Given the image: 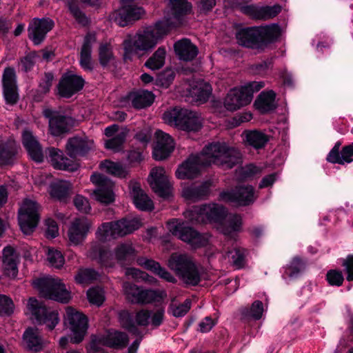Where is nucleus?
Instances as JSON below:
<instances>
[{
    "mask_svg": "<svg viewBox=\"0 0 353 353\" xmlns=\"http://www.w3.org/2000/svg\"><path fill=\"white\" fill-rule=\"evenodd\" d=\"M101 275L96 270L91 268L79 269L74 276L75 281L82 285H88L99 279Z\"/></svg>",
    "mask_w": 353,
    "mask_h": 353,
    "instance_id": "c03bdc74",
    "label": "nucleus"
},
{
    "mask_svg": "<svg viewBox=\"0 0 353 353\" xmlns=\"http://www.w3.org/2000/svg\"><path fill=\"white\" fill-rule=\"evenodd\" d=\"M74 204L79 211L83 213L89 212L91 208L88 199L81 195H77L75 196L74 199Z\"/></svg>",
    "mask_w": 353,
    "mask_h": 353,
    "instance_id": "0e129e2a",
    "label": "nucleus"
},
{
    "mask_svg": "<svg viewBox=\"0 0 353 353\" xmlns=\"http://www.w3.org/2000/svg\"><path fill=\"white\" fill-rule=\"evenodd\" d=\"M17 152L14 141H8L0 143V165H6L12 162Z\"/></svg>",
    "mask_w": 353,
    "mask_h": 353,
    "instance_id": "37998d69",
    "label": "nucleus"
},
{
    "mask_svg": "<svg viewBox=\"0 0 353 353\" xmlns=\"http://www.w3.org/2000/svg\"><path fill=\"white\" fill-rule=\"evenodd\" d=\"M236 39L239 45L247 48H259L261 47L255 27L239 30L236 34Z\"/></svg>",
    "mask_w": 353,
    "mask_h": 353,
    "instance_id": "473e14b6",
    "label": "nucleus"
},
{
    "mask_svg": "<svg viewBox=\"0 0 353 353\" xmlns=\"http://www.w3.org/2000/svg\"><path fill=\"white\" fill-rule=\"evenodd\" d=\"M84 80L79 76L71 72L65 74L58 85L60 96L69 98L83 88Z\"/></svg>",
    "mask_w": 353,
    "mask_h": 353,
    "instance_id": "aec40b11",
    "label": "nucleus"
},
{
    "mask_svg": "<svg viewBox=\"0 0 353 353\" xmlns=\"http://www.w3.org/2000/svg\"><path fill=\"white\" fill-rule=\"evenodd\" d=\"M265 85L262 81H252L241 88L231 89L225 97L224 105L230 111H234L249 104L253 98V94Z\"/></svg>",
    "mask_w": 353,
    "mask_h": 353,
    "instance_id": "423d86ee",
    "label": "nucleus"
},
{
    "mask_svg": "<svg viewBox=\"0 0 353 353\" xmlns=\"http://www.w3.org/2000/svg\"><path fill=\"white\" fill-rule=\"evenodd\" d=\"M92 145L93 141L86 137H74L68 140L66 149L70 157H75L87 153Z\"/></svg>",
    "mask_w": 353,
    "mask_h": 353,
    "instance_id": "cd10ccee",
    "label": "nucleus"
},
{
    "mask_svg": "<svg viewBox=\"0 0 353 353\" xmlns=\"http://www.w3.org/2000/svg\"><path fill=\"white\" fill-rule=\"evenodd\" d=\"M22 143L30 157L36 162L43 161V154L37 138L30 130H25L22 134Z\"/></svg>",
    "mask_w": 353,
    "mask_h": 353,
    "instance_id": "bb28decb",
    "label": "nucleus"
},
{
    "mask_svg": "<svg viewBox=\"0 0 353 353\" xmlns=\"http://www.w3.org/2000/svg\"><path fill=\"white\" fill-rule=\"evenodd\" d=\"M23 339L26 347L34 352L40 351L44 344V341L37 328L27 329L23 334Z\"/></svg>",
    "mask_w": 353,
    "mask_h": 353,
    "instance_id": "e433bc0d",
    "label": "nucleus"
},
{
    "mask_svg": "<svg viewBox=\"0 0 353 353\" xmlns=\"http://www.w3.org/2000/svg\"><path fill=\"white\" fill-rule=\"evenodd\" d=\"M165 48L162 47L159 48L152 56L148 59L145 65L151 70L161 68L165 63Z\"/></svg>",
    "mask_w": 353,
    "mask_h": 353,
    "instance_id": "09e8293b",
    "label": "nucleus"
},
{
    "mask_svg": "<svg viewBox=\"0 0 353 353\" xmlns=\"http://www.w3.org/2000/svg\"><path fill=\"white\" fill-rule=\"evenodd\" d=\"M155 137L157 142L152 152L153 157L156 160H163L173 151L174 140L168 134L159 130L156 131Z\"/></svg>",
    "mask_w": 353,
    "mask_h": 353,
    "instance_id": "412c9836",
    "label": "nucleus"
},
{
    "mask_svg": "<svg viewBox=\"0 0 353 353\" xmlns=\"http://www.w3.org/2000/svg\"><path fill=\"white\" fill-rule=\"evenodd\" d=\"M261 172V168L252 164L241 167L237 170V174L241 179H247L255 176Z\"/></svg>",
    "mask_w": 353,
    "mask_h": 353,
    "instance_id": "bf43d9fd",
    "label": "nucleus"
},
{
    "mask_svg": "<svg viewBox=\"0 0 353 353\" xmlns=\"http://www.w3.org/2000/svg\"><path fill=\"white\" fill-rule=\"evenodd\" d=\"M303 264L299 258H294L290 264L285 268L284 275L290 278H295L303 270Z\"/></svg>",
    "mask_w": 353,
    "mask_h": 353,
    "instance_id": "13d9d810",
    "label": "nucleus"
},
{
    "mask_svg": "<svg viewBox=\"0 0 353 353\" xmlns=\"http://www.w3.org/2000/svg\"><path fill=\"white\" fill-rule=\"evenodd\" d=\"M129 99L134 108L142 109L152 105L154 100V96L151 92L141 90L131 93Z\"/></svg>",
    "mask_w": 353,
    "mask_h": 353,
    "instance_id": "a19ab883",
    "label": "nucleus"
},
{
    "mask_svg": "<svg viewBox=\"0 0 353 353\" xmlns=\"http://www.w3.org/2000/svg\"><path fill=\"white\" fill-rule=\"evenodd\" d=\"M128 343V337L126 334L121 332H110L103 337L94 336L89 345L90 353H97L100 352L103 345L114 347L123 348Z\"/></svg>",
    "mask_w": 353,
    "mask_h": 353,
    "instance_id": "dca6fc26",
    "label": "nucleus"
},
{
    "mask_svg": "<svg viewBox=\"0 0 353 353\" xmlns=\"http://www.w3.org/2000/svg\"><path fill=\"white\" fill-rule=\"evenodd\" d=\"M165 123L186 132H197L202 128L199 113L185 108L175 107L163 114Z\"/></svg>",
    "mask_w": 353,
    "mask_h": 353,
    "instance_id": "20e7f679",
    "label": "nucleus"
},
{
    "mask_svg": "<svg viewBox=\"0 0 353 353\" xmlns=\"http://www.w3.org/2000/svg\"><path fill=\"white\" fill-rule=\"evenodd\" d=\"M96 40V36L92 33H88L85 37L80 53V65L85 70L92 71L94 68L91 52L92 46Z\"/></svg>",
    "mask_w": 353,
    "mask_h": 353,
    "instance_id": "c85d7f7f",
    "label": "nucleus"
},
{
    "mask_svg": "<svg viewBox=\"0 0 353 353\" xmlns=\"http://www.w3.org/2000/svg\"><path fill=\"white\" fill-rule=\"evenodd\" d=\"M130 194L135 206L143 211H150L154 209L152 201L142 190L141 185L136 181H131L129 185Z\"/></svg>",
    "mask_w": 353,
    "mask_h": 353,
    "instance_id": "393cba45",
    "label": "nucleus"
},
{
    "mask_svg": "<svg viewBox=\"0 0 353 353\" xmlns=\"http://www.w3.org/2000/svg\"><path fill=\"white\" fill-rule=\"evenodd\" d=\"M39 205L32 200L23 201L19 210V223L24 234H30L39 220Z\"/></svg>",
    "mask_w": 353,
    "mask_h": 353,
    "instance_id": "ddd939ff",
    "label": "nucleus"
},
{
    "mask_svg": "<svg viewBox=\"0 0 353 353\" xmlns=\"http://www.w3.org/2000/svg\"><path fill=\"white\" fill-rule=\"evenodd\" d=\"M134 254V249L129 242L119 245L114 250L115 257L119 261L127 260Z\"/></svg>",
    "mask_w": 353,
    "mask_h": 353,
    "instance_id": "3c124183",
    "label": "nucleus"
},
{
    "mask_svg": "<svg viewBox=\"0 0 353 353\" xmlns=\"http://www.w3.org/2000/svg\"><path fill=\"white\" fill-rule=\"evenodd\" d=\"M275 93L272 90L262 92L254 102V105L262 113L273 110L276 105L275 103Z\"/></svg>",
    "mask_w": 353,
    "mask_h": 353,
    "instance_id": "4c0bfd02",
    "label": "nucleus"
},
{
    "mask_svg": "<svg viewBox=\"0 0 353 353\" xmlns=\"http://www.w3.org/2000/svg\"><path fill=\"white\" fill-rule=\"evenodd\" d=\"M245 250L240 248H234L233 250L228 252L229 261L236 268H241L245 263Z\"/></svg>",
    "mask_w": 353,
    "mask_h": 353,
    "instance_id": "8fccbe9b",
    "label": "nucleus"
},
{
    "mask_svg": "<svg viewBox=\"0 0 353 353\" xmlns=\"http://www.w3.org/2000/svg\"><path fill=\"white\" fill-rule=\"evenodd\" d=\"M71 184L67 181H60L51 185V195L59 200L65 199L70 193Z\"/></svg>",
    "mask_w": 353,
    "mask_h": 353,
    "instance_id": "de8ad7c7",
    "label": "nucleus"
},
{
    "mask_svg": "<svg viewBox=\"0 0 353 353\" xmlns=\"http://www.w3.org/2000/svg\"><path fill=\"white\" fill-rule=\"evenodd\" d=\"M140 225L139 221L137 219L103 223L98 228L96 236L101 241H106L130 234L139 229Z\"/></svg>",
    "mask_w": 353,
    "mask_h": 353,
    "instance_id": "6e6552de",
    "label": "nucleus"
},
{
    "mask_svg": "<svg viewBox=\"0 0 353 353\" xmlns=\"http://www.w3.org/2000/svg\"><path fill=\"white\" fill-rule=\"evenodd\" d=\"M138 265L143 267L144 268L152 271L156 275L159 276L165 281L174 283L176 282V279L174 276L171 274L164 268H162L158 262H156L152 259H149L145 257L138 258L137 260Z\"/></svg>",
    "mask_w": 353,
    "mask_h": 353,
    "instance_id": "7c9ffc66",
    "label": "nucleus"
},
{
    "mask_svg": "<svg viewBox=\"0 0 353 353\" xmlns=\"http://www.w3.org/2000/svg\"><path fill=\"white\" fill-rule=\"evenodd\" d=\"M255 28L261 46L263 43L271 42L277 39L281 32L279 26L276 23L258 26Z\"/></svg>",
    "mask_w": 353,
    "mask_h": 353,
    "instance_id": "58836bf2",
    "label": "nucleus"
},
{
    "mask_svg": "<svg viewBox=\"0 0 353 353\" xmlns=\"http://www.w3.org/2000/svg\"><path fill=\"white\" fill-rule=\"evenodd\" d=\"M113 59L114 56L110 45L108 43L101 44L99 48V59L101 65L105 67Z\"/></svg>",
    "mask_w": 353,
    "mask_h": 353,
    "instance_id": "6e6d98bb",
    "label": "nucleus"
},
{
    "mask_svg": "<svg viewBox=\"0 0 353 353\" xmlns=\"http://www.w3.org/2000/svg\"><path fill=\"white\" fill-rule=\"evenodd\" d=\"M90 181L97 186L93 192L96 200L106 204L114 201V183L110 179L101 174L94 173L90 176Z\"/></svg>",
    "mask_w": 353,
    "mask_h": 353,
    "instance_id": "a211bd4d",
    "label": "nucleus"
},
{
    "mask_svg": "<svg viewBox=\"0 0 353 353\" xmlns=\"http://www.w3.org/2000/svg\"><path fill=\"white\" fill-rule=\"evenodd\" d=\"M183 214L190 223H212L225 236H232L234 232H239L241 229V216L228 214L227 209L218 203L193 206Z\"/></svg>",
    "mask_w": 353,
    "mask_h": 353,
    "instance_id": "f03ea898",
    "label": "nucleus"
},
{
    "mask_svg": "<svg viewBox=\"0 0 353 353\" xmlns=\"http://www.w3.org/2000/svg\"><path fill=\"white\" fill-rule=\"evenodd\" d=\"M123 292L126 299L133 303L147 304L159 302L167 296L164 290L143 289L129 282L123 283Z\"/></svg>",
    "mask_w": 353,
    "mask_h": 353,
    "instance_id": "9d476101",
    "label": "nucleus"
},
{
    "mask_svg": "<svg viewBox=\"0 0 353 353\" xmlns=\"http://www.w3.org/2000/svg\"><path fill=\"white\" fill-rule=\"evenodd\" d=\"M53 26L54 21L49 18L34 19L29 25V37L35 45H39L43 41L46 34L52 29Z\"/></svg>",
    "mask_w": 353,
    "mask_h": 353,
    "instance_id": "4be33fe9",
    "label": "nucleus"
},
{
    "mask_svg": "<svg viewBox=\"0 0 353 353\" xmlns=\"http://www.w3.org/2000/svg\"><path fill=\"white\" fill-rule=\"evenodd\" d=\"M190 307L191 301L189 299H186L183 303L179 305L172 301L170 305V312L174 316L181 317L189 311Z\"/></svg>",
    "mask_w": 353,
    "mask_h": 353,
    "instance_id": "4d7b16f0",
    "label": "nucleus"
},
{
    "mask_svg": "<svg viewBox=\"0 0 353 353\" xmlns=\"http://www.w3.org/2000/svg\"><path fill=\"white\" fill-rule=\"evenodd\" d=\"M148 182L153 191L161 197L168 198L171 195L172 185L163 168H152L148 177Z\"/></svg>",
    "mask_w": 353,
    "mask_h": 353,
    "instance_id": "f3484780",
    "label": "nucleus"
},
{
    "mask_svg": "<svg viewBox=\"0 0 353 353\" xmlns=\"http://www.w3.org/2000/svg\"><path fill=\"white\" fill-rule=\"evenodd\" d=\"M92 226V221L85 216L74 219L70 222L67 232L69 245L72 246L82 245Z\"/></svg>",
    "mask_w": 353,
    "mask_h": 353,
    "instance_id": "2eb2a0df",
    "label": "nucleus"
},
{
    "mask_svg": "<svg viewBox=\"0 0 353 353\" xmlns=\"http://www.w3.org/2000/svg\"><path fill=\"white\" fill-rule=\"evenodd\" d=\"M211 185V182L206 181L199 185L187 187L183 190V196L190 201L201 199L209 194Z\"/></svg>",
    "mask_w": 353,
    "mask_h": 353,
    "instance_id": "f704fd0d",
    "label": "nucleus"
},
{
    "mask_svg": "<svg viewBox=\"0 0 353 353\" xmlns=\"http://www.w3.org/2000/svg\"><path fill=\"white\" fill-rule=\"evenodd\" d=\"M263 311V303L260 301H255L250 309H243L242 314L245 317L252 318L255 320H258L261 318Z\"/></svg>",
    "mask_w": 353,
    "mask_h": 353,
    "instance_id": "5fc2aeb1",
    "label": "nucleus"
},
{
    "mask_svg": "<svg viewBox=\"0 0 353 353\" xmlns=\"http://www.w3.org/2000/svg\"><path fill=\"white\" fill-rule=\"evenodd\" d=\"M14 310L12 301L6 295L0 294V316L10 314Z\"/></svg>",
    "mask_w": 353,
    "mask_h": 353,
    "instance_id": "680f3d73",
    "label": "nucleus"
},
{
    "mask_svg": "<svg viewBox=\"0 0 353 353\" xmlns=\"http://www.w3.org/2000/svg\"><path fill=\"white\" fill-rule=\"evenodd\" d=\"M26 314L38 324L45 325L50 330H53L59 322L57 310L47 307L33 297L28 299Z\"/></svg>",
    "mask_w": 353,
    "mask_h": 353,
    "instance_id": "1a4fd4ad",
    "label": "nucleus"
},
{
    "mask_svg": "<svg viewBox=\"0 0 353 353\" xmlns=\"http://www.w3.org/2000/svg\"><path fill=\"white\" fill-rule=\"evenodd\" d=\"M342 265L345 267L347 273V280L348 281H353V255H349L343 259Z\"/></svg>",
    "mask_w": 353,
    "mask_h": 353,
    "instance_id": "774afa93",
    "label": "nucleus"
},
{
    "mask_svg": "<svg viewBox=\"0 0 353 353\" xmlns=\"http://www.w3.org/2000/svg\"><path fill=\"white\" fill-rule=\"evenodd\" d=\"M37 54L34 52L30 53L21 59V66L25 72L30 70L36 63Z\"/></svg>",
    "mask_w": 353,
    "mask_h": 353,
    "instance_id": "69168bd1",
    "label": "nucleus"
},
{
    "mask_svg": "<svg viewBox=\"0 0 353 353\" xmlns=\"http://www.w3.org/2000/svg\"><path fill=\"white\" fill-rule=\"evenodd\" d=\"M254 190L251 185H239L234 189L223 191L219 194V199L235 206H246L255 201Z\"/></svg>",
    "mask_w": 353,
    "mask_h": 353,
    "instance_id": "4468645a",
    "label": "nucleus"
},
{
    "mask_svg": "<svg viewBox=\"0 0 353 353\" xmlns=\"http://www.w3.org/2000/svg\"><path fill=\"white\" fill-rule=\"evenodd\" d=\"M43 114L49 119V128L52 135L60 136L69 130V117L59 114L50 109L45 110Z\"/></svg>",
    "mask_w": 353,
    "mask_h": 353,
    "instance_id": "b1692460",
    "label": "nucleus"
},
{
    "mask_svg": "<svg viewBox=\"0 0 353 353\" xmlns=\"http://www.w3.org/2000/svg\"><path fill=\"white\" fill-rule=\"evenodd\" d=\"M119 321L122 327L128 330L129 331L139 334L138 330L136 325H147L150 322V313L148 310H141L137 312L134 316H133L128 311H122L119 314Z\"/></svg>",
    "mask_w": 353,
    "mask_h": 353,
    "instance_id": "6ab92c4d",
    "label": "nucleus"
},
{
    "mask_svg": "<svg viewBox=\"0 0 353 353\" xmlns=\"http://www.w3.org/2000/svg\"><path fill=\"white\" fill-rule=\"evenodd\" d=\"M170 30L171 25L168 21H160L125 39L123 41L124 59L132 60L139 52L151 50Z\"/></svg>",
    "mask_w": 353,
    "mask_h": 353,
    "instance_id": "7ed1b4c3",
    "label": "nucleus"
},
{
    "mask_svg": "<svg viewBox=\"0 0 353 353\" xmlns=\"http://www.w3.org/2000/svg\"><path fill=\"white\" fill-rule=\"evenodd\" d=\"M19 255L12 247L3 250V266L4 272L10 277L14 278L18 273Z\"/></svg>",
    "mask_w": 353,
    "mask_h": 353,
    "instance_id": "c756f323",
    "label": "nucleus"
},
{
    "mask_svg": "<svg viewBox=\"0 0 353 353\" xmlns=\"http://www.w3.org/2000/svg\"><path fill=\"white\" fill-rule=\"evenodd\" d=\"M168 230L172 235L183 241L187 242L194 248L205 245L208 242L207 235L201 234L192 228L185 227L184 223L173 219L167 223Z\"/></svg>",
    "mask_w": 353,
    "mask_h": 353,
    "instance_id": "f8f14e48",
    "label": "nucleus"
},
{
    "mask_svg": "<svg viewBox=\"0 0 353 353\" xmlns=\"http://www.w3.org/2000/svg\"><path fill=\"white\" fill-rule=\"evenodd\" d=\"M87 297L91 304L99 307L105 301V292L99 287H93L87 291Z\"/></svg>",
    "mask_w": 353,
    "mask_h": 353,
    "instance_id": "864d4df0",
    "label": "nucleus"
},
{
    "mask_svg": "<svg viewBox=\"0 0 353 353\" xmlns=\"http://www.w3.org/2000/svg\"><path fill=\"white\" fill-rule=\"evenodd\" d=\"M46 157L52 162L54 168L59 170H72L70 159L63 157V152L54 148H50L46 150Z\"/></svg>",
    "mask_w": 353,
    "mask_h": 353,
    "instance_id": "c9c22d12",
    "label": "nucleus"
},
{
    "mask_svg": "<svg viewBox=\"0 0 353 353\" xmlns=\"http://www.w3.org/2000/svg\"><path fill=\"white\" fill-rule=\"evenodd\" d=\"M211 85L203 81H198L190 90V95L200 103L205 102L212 94Z\"/></svg>",
    "mask_w": 353,
    "mask_h": 353,
    "instance_id": "ea45409f",
    "label": "nucleus"
},
{
    "mask_svg": "<svg viewBox=\"0 0 353 353\" xmlns=\"http://www.w3.org/2000/svg\"><path fill=\"white\" fill-rule=\"evenodd\" d=\"M240 152L225 143H212L206 145L201 153L192 154L180 165L176 171L178 179H192L197 176L201 169L211 164L224 168H232L241 161Z\"/></svg>",
    "mask_w": 353,
    "mask_h": 353,
    "instance_id": "f257e3e1",
    "label": "nucleus"
},
{
    "mask_svg": "<svg viewBox=\"0 0 353 353\" xmlns=\"http://www.w3.org/2000/svg\"><path fill=\"white\" fill-rule=\"evenodd\" d=\"M326 279L330 285L336 286H341L344 280L342 272L336 270L328 271L326 274Z\"/></svg>",
    "mask_w": 353,
    "mask_h": 353,
    "instance_id": "052dcab7",
    "label": "nucleus"
},
{
    "mask_svg": "<svg viewBox=\"0 0 353 353\" xmlns=\"http://www.w3.org/2000/svg\"><path fill=\"white\" fill-rule=\"evenodd\" d=\"M105 134L110 139L105 141V145L108 149L117 151L124 143L128 131L124 128H119L117 125H112L105 129Z\"/></svg>",
    "mask_w": 353,
    "mask_h": 353,
    "instance_id": "a878e982",
    "label": "nucleus"
},
{
    "mask_svg": "<svg viewBox=\"0 0 353 353\" xmlns=\"http://www.w3.org/2000/svg\"><path fill=\"white\" fill-rule=\"evenodd\" d=\"M352 157L353 143L347 146L343 147L342 150L341 151V161H342L341 164H344L345 163H351L353 161Z\"/></svg>",
    "mask_w": 353,
    "mask_h": 353,
    "instance_id": "338daca9",
    "label": "nucleus"
},
{
    "mask_svg": "<svg viewBox=\"0 0 353 353\" xmlns=\"http://www.w3.org/2000/svg\"><path fill=\"white\" fill-rule=\"evenodd\" d=\"M168 265L187 284L196 285L201 280V273L197 265L185 254H172L168 261Z\"/></svg>",
    "mask_w": 353,
    "mask_h": 353,
    "instance_id": "39448f33",
    "label": "nucleus"
},
{
    "mask_svg": "<svg viewBox=\"0 0 353 353\" xmlns=\"http://www.w3.org/2000/svg\"><path fill=\"white\" fill-rule=\"evenodd\" d=\"M281 10V7L279 5L272 6H262L261 19H269L276 16Z\"/></svg>",
    "mask_w": 353,
    "mask_h": 353,
    "instance_id": "e2e57ef3",
    "label": "nucleus"
},
{
    "mask_svg": "<svg viewBox=\"0 0 353 353\" xmlns=\"http://www.w3.org/2000/svg\"><path fill=\"white\" fill-rule=\"evenodd\" d=\"M175 52L179 58L183 61H191L198 54V49L188 39H183L174 43Z\"/></svg>",
    "mask_w": 353,
    "mask_h": 353,
    "instance_id": "72a5a7b5",
    "label": "nucleus"
},
{
    "mask_svg": "<svg viewBox=\"0 0 353 353\" xmlns=\"http://www.w3.org/2000/svg\"><path fill=\"white\" fill-rule=\"evenodd\" d=\"M3 94L7 103L13 105L17 103L19 95L16 83L15 71L12 68H7L3 74Z\"/></svg>",
    "mask_w": 353,
    "mask_h": 353,
    "instance_id": "5701e85b",
    "label": "nucleus"
},
{
    "mask_svg": "<svg viewBox=\"0 0 353 353\" xmlns=\"http://www.w3.org/2000/svg\"><path fill=\"white\" fill-rule=\"evenodd\" d=\"M64 325L70 332V341L77 344L81 343L88 330V319L81 312L68 307L64 316Z\"/></svg>",
    "mask_w": 353,
    "mask_h": 353,
    "instance_id": "9b49d317",
    "label": "nucleus"
},
{
    "mask_svg": "<svg viewBox=\"0 0 353 353\" xmlns=\"http://www.w3.org/2000/svg\"><path fill=\"white\" fill-rule=\"evenodd\" d=\"M246 142L254 148H261L268 141V137L264 133L253 130L245 132Z\"/></svg>",
    "mask_w": 353,
    "mask_h": 353,
    "instance_id": "49530a36",
    "label": "nucleus"
},
{
    "mask_svg": "<svg viewBox=\"0 0 353 353\" xmlns=\"http://www.w3.org/2000/svg\"><path fill=\"white\" fill-rule=\"evenodd\" d=\"M169 6L172 17L166 19L171 25V29L181 23V17L190 9V5L186 0H170Z\"/></svg>",
    "mask_w": 353,
    "mask_h": 353,
    "instance_id": "2f4dec72",
    "label": "nucleus"
},
{
    "mask_svg": "<svg viewBox=\"0 0 353 353\" xmlns=\"http://www.w3.org/2000/svg\"><path fill=\"white\" fill-rule=\"evenodd\" d=\"M33 285L44 298L63 303H68L71 299L70 292L59 278L46 276L37 279L34 281Z\"/></svg>",
    "mask_w": 353,
    "mask_h": 353,
    "instance_id": "0eeeda50",
    "label": "nucleus"
},
{
    "mask_svg": "<svg viewBox=\"0 0 353 353\" xmlns=\"http://www.w3.org/2000/svg\"><path fill=\"white\" fill-rule=\"evenodd\" d=\"M100 167L106 172L119 178H125L128 174V170L121 164L109 160L101 162Z\"/></svg>",
    "mask_w": 353,
    "mask_h": 353,
    "instance_id": "a18cd8bd",
    "label": "nucleus"
},
{
    "mask_svg": "<svg viewBox=\"0 0 353 353\" xmlns=\"http://www.w3.org/2000/svg\"><path fill=\"white\" fill-rule=\"evenodd\" d=\"M47 260L50 265L55 268H61L65 263V259L60 250L49 248L47 252Z\"/></svg>",
    "mask_w": 353,
    "mask_h": 353,
    "instance_id": "603ef678",
    "label": "nucleus"
},
{
    "mask_svg": "<svg viewBox=\"0 0 353 353\" xmlns=\"http://www.w3.org/2000/svg\"><path fill=\"white\" fill-rule=\"evenodd\" d=\"M90 256L97 259L102 265L105 267H112L114 264L112 253L107 250H101L99 245L97 243L92 244Z\"/></svg>",
    "mask_w": 353,
    "mask_h": 353,
    "instance_id": "79ce46f5",
    "label": "nucleus"
}]
</instances>
